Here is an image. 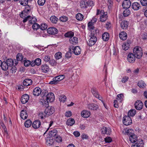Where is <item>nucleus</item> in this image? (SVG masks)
I'll return each instance as SVG.
<instances>
[{
	"instance_id": "9",
	"label": "nucleus",
	"mask_w": 147,
	"mask_h": 147,
	"mask_svg": "<svg viewBox=\"0 0 147 147\" xmlns=\"http://www.w3.org/2000/svg\"><path fill=\"white\" fill-rule=\"evenodd\" d=\"M130 0H124L122 3V6L124 9H128L131 6Z\"/></svg>"
},
{
	"instance_id": "48",
	"label": "nucleus",
	"mask_w": 147,
	"mask_h": 147,
	"mask_svg": "<svg viewBox=\"0 0 147 147\" xmlns=\"http://www.w3.org/2000/svg\"><path fill=\"white\" fill-rule=\"evenodd\" d=\"M19 2L22 5L26 6L28 5V0H20Z\"/></svg>"
},
{
	"instance_id": "10",
	"label": "nucleus",
	"mask_w": 147,
	"mask_h": 147,
	"mask_svg": "<svg viewBox=\"0 0 147 147\" xmlns=\"http://www.w3.org/2000/svg\"><path fill=\"white\" fill-rule=\"evenodd\" d=\"M135 107L137 110L141 109L143 107V104L140 100H137L135 103Z\"/></svg>"
},
{
	"instance_id": "6",
	"label": "nucleus",
	"mask_w": 147,
	"mask_h": 147,
	"mask_svg": "<svg viewBox=\"0 0 147 147\" xmlns=\"http://www.w3.org/2000/svg\"><path fill=\"white\" fill-rule=\"evenodd\" d=\"M28 20H29V22L30 24H32L36 23L37 20L35 18L31 17L30 16H28L26 18H24L23 20V22L25 23Z\"/></svg>"
},
{
	"instance_id": "59",
	"label": "nucleus",
	"mask_w": 147,
	"mask_h": 147,
	"mask_svg": "<svg viewBox=\"0 0 147 147\" xmlns=\"http://www.w3.org/2000/svg\"><path fill=\"white\" fill-rule=\"evenodd\" d=\"M105 12H104V11L103 10H100L99 9H97V10L96 15H101L103 13H104Z\"/></svg>"
},
{
	"instance_id": "60",
	"label": "nucleus",
	"mask_w": 147,
	"mask_h": 147,
	"mask_svg": "<svg viewBox=\"0 0 147 147\" xmlns=\"http://www.w3.org/2000/svg\"><path fill=\"white\" fill-rule=\"evenodd\" d=\"M61 21L62 22H65L67 20L68 18L67 17L65 16L61 17L60 18Z\"/></svg>"
},
{
	"instance_id": "27",
	"label": "nucleus",
	"mask_w": 147,
	"mask_h": 147,
	"mask_svg": "<svg viewBox=\"0 0 147 147\" xmlns=\"http://www.w3.org/2000/svg\"><path fill=\"white\" fill-rule=\"evenodd\" d=\"M93 28H88V29L90 30L91 33L90 35L92 36V34H93V36L95 35L96 36L97 33H98V29L97 28H96L95 27H94V26Z\"/></svg>"
},
{
	"instance_id": "8",
	"label": "nucleus",
	"mask_w": 147,
	"mask_h": 147,
	"mask_svg": "<svg viewBox=\"0 0 147 147\" xmlns=\"http://www.w3.org/2000/svg\"><path fill=\"white\" fill-rule=\"evenodd\" d=\"M45 107L46 108L44 112L46 116H48L54 112L55 109L54 108L52 107H49V106Z\"/></svg>"
},
{
	"instance_id": "20",
	"label": "nucleus",
	"mask_w": 147,
	"mask_h": 147,
	"mask_svg": "<svg viewBox=\"0 0 147 147\" xmlns=\"http://www.w3.org/2000/svg\"><path fill=\"white\" fill-rule=\"evenodd\" d=\"M131 41L130 40H127L126 42L123 43L122 45L123 49L125 51L127 50L129 48Z\"/></svg>"
},
{
	"instance_id": "26",
	"label": "nucleus",
	"mask_w": 147,
	"mask_h": 147,
	"mask_svg": "<svg viewBox=\"0 0 147 147\" xmlns=\"http://www.w3.org/2000/svg\"><path fill=\"white\" fill-rule=\"evenodd\" d=\"M127 34L124 31L121 32L119 34V37L121 39L123 40H125L127 38Z\"/></svg>"
},
{
	"instance_id": "19",
	"label": "nucleus",
	"mask_w": 147,
	"mask_h": 147,
	"mask_svg": "<svg viewBox=\"0 0 147 147\" xmlns=\"http://www.w3.org/2000/svg\"><path fill=\"white\" fill-rule=\"evenodd\" d=\"M108 17L107 12H105L100 17V21L101 22H105L107 19Z\"/></svg>"
},
{
	"instance_id": "31",
	"label": "nucleus",
	"mask_w": 147,
	"mask_h": 147,
	"mask_svg": "<svg viewBox=\"0 0 147 147\" xmlns=\"http://www.w3.org/2000/svg\"><path fill=\"white\" fill-rule=\"evenodd\" d=\"M70 43L72 44H76L78 42V38L74 37H71L69 39Z\"/></svg>"
},
{
	"instance_id": "11",
	"label": "nucleus",
	"mask_w": 147,
	"mask_h": 147,
	"mask_svg": "<svg viewBox=\"0 0 147 147\" xmlns=\"http://www.w3.org/2000/svg\"><path fill=\"white\" fill-rule=\"evenodd\" d=\"M135 56L132 53H129L127 55V60L128 62L130 63H134L135 60Z\"/></svg>"
},
{
	"instance_id": "2",
	"label": "nucleus",
	"mask_w": 147,
	"mask_h": 147,
	"mask_svg": "<svg viewBox=\"0 0 147 147\" xmlns=\"http://www.w3.org/2000/svg\"><path fill=\"white\" fill-rule=\"evenodd\" d=\"M133 54L136 58H141L143 55L142 48L138 46L135 47L133 49Z\"/></svg>"
},
{
	"instance_id": "30",
	"label": "nucleus",
	"mask_w": 147,
	"mask_h": 147,
	"mask_svg": "<svg viewBox=\"0 0 147 147\" xmlns=\"http://www.w3.org/2000/svg\"><path fill=\"white\" fill-rule=\"evenodd\" d=\"M143 145V141L141 140L140 141H137V143L135 144L132 145L131 147H142Z\"/></svg>"
},
{
	"instance_id": "7",
	"label": "nucleus",
	"mask_w": 147,
	"mask_h": 147,
	"mask_svg": "<svg viewBox=\"0 0 147 147\" xmlns=\"http://www.w3.org/2000/svg\"><path fill=\"white\" fill-rule=\"evenodd\" d=\"M123 122L125 125L128 126L131 124L132 121L130 117L127 115L123 117Z\"/></svg>"
},
{
	"instance_id": "64",
	"label": "nucleus",
	"mask_w": 147,
	"mask_h": 147,
	"mask_svg": "<svg viewBox=\"0 0 147 147\" xmlns=\"http://www.w3.org/2000/svg\"><path fill=\"white\" fill-rule=\"evenodd\" d=\"M30 61L29 60H26L24 61V65L25 66H28L30 64Z\"/></svg>"
},
{
	"instance_id": "23",
	"label": "nucleus",
	"mask_w": 147,
	"mask_h": 147,
	"mask_svg": "<svg viewBox=\"0 0 147 147\" xmlns=\"http://www.w3.org/2000/svg\"><path fill=\"white\" fill-rule=\"evenodd\" d=\"M41 90L40 88L36 87L34 89L33 93L34 96H37L39 95L41 93Z\"/></svg>"
},
{
	"instance_id": "15",
	"label": "nucleus",
	"mask_w": 147,
	"mask_h": 147,
	"mask_svg": "<svg viewBox=\"0 0 147 147\" xmlns=\"http://www.w3.org/2000/svg\"><path fill=\"white\" fill-rule=\"evenodd\" d=\"M55 138H47L46 143L48 144L49 145L54 146L55 143Z\"/></svg>"
},
{
	"instance_id": "22",
	"label": "nucleus",
	"mask_w": 147,
	"mask_h": 147,
	"mask_svg": "<svg viewBox=\"0 0 147 147\" xmlns=\"http://www.w3.org/2000/svg\"><path fill=\"white\" fill-rule=\"evenodd\" d=\"M128 22L127 21L123 20L120 23L121 27L123 29H126L128 26Z\"/></svg>"
},
{
	"instance_id": "53",
	"label": "nucleus",
	"mask_w": 147,
	"mask_h": 147,
	"mask_svg": "<svg viewBox=\"0 0 147 147\" xmlns=\"http://www.w3.org/2000/svg\"><path fill=\"white\" fill-rule=\"evenodd\" d=\"M33 24V25L32 26V28L34 30H37L40 28V25L37 23H35Z\"/></svg>"
},
{
	"instance_id": "63",
	"label": "nucleus",
	"mask_w": 147,
	"mask_h": 147,
	"mask_svg": "<svg viewBox=\"0 0 147 147\" xmlns=\"http://www.w3.org/2000/svg\"><path fill=\"white\" fill-rule=\"evenodd\" d=\"M105 141L106 142L110 143L112 141V139L111 138L107 137L105 138Z\"/></svg>"
},
{
	"instance_id": "45",
	"label": "nucleus",
	"mask_w": 147,
	"mask_h": 147,
	"mask_svg": "<svg viewBox=\"0 0 147 147\" xmlns=\"http://www.w3.org/2000/svg\"><path fill=\"white\" fill-rule=\"evenodd\" d=\"M65 36L66 37H69V38L74 36V32H69L65 34Z\"/></svg>"
},
{
	"instance_id": "42",
	"label": "nucleus",
	"mask_w": 147,
	"mask_h": 147,
	"mask_svg": "<svg viewBox=\"0 0 147 147\" xmlns=\"http://www.w3.org/2000/svg\"><path fill=\"white\" fill-rule=\"evenodd\" d=\"M76 18L78 20L81 21L83 19L84 16L81 13H78L76 15Z\"/></svg>"
},
{
	"instance_id": "18",
	"label": "nucleus",
	"mask_w": 147,
	"mask_h": 147,
	"mask_svg": "<svg viewBox=\"0 0 147 147\" xmlns=\"http://www.w3.org/2000/svg\"><path fill=\"white\" fill-rule=\"evenodd\" d=\"M41 123L40 121L38 120L34 121L32 124V127L35 129L38 128L40 126Z\"/></svg>"
},
{
	"instance_id": "4",
	"label": "nucleus",
	"mask_w": 147,
	"mask_h": 147,
	"mask_svg": "<svg viewBox=\"0 0 147 147\" xmlns=\"http://www.w3.org/2000/svg\"><path fill=\"white\" fill-rule=\"evenodd\" d=\"M71 49L73 50L75 55H78L80 54L81 50L80 47L77 46L74 47V46H71L69 48V51H71Z\"/></svg>"
},
{
	"instance_id": "57",
	"label": "nucleus",
	"mask_w": 147,
	"mask_h": 147,
	"mask_svg": "<svg viewBox=\"0 0 147 147\" xmlns=\"http://www.w3.org/2000/svg\"><path fill=\"white\" fill-rule=\"evenodd\" d=\"M45 113H40L38 114V118L41 119H43L44 117H47L46 114Z\"/></svg>"
},
{
	"instance_id": "1",
	"label": "nucleus",
	"mask_w": 147,
	"mask_h": 147,
	"mask_svg": "<svg viewBox=\"0 0 147 147\" xmlns=\"http://www.w3.org/2000/svg\"><path fill=\"white\" fill-rule=\"evenodd\" d=\"M44 98H46V100H43L41 102L42 105L43 106L47 107L49 106V102H52L54 101L55 96L53 93L50 92L46 96H44Z\"/></svg>"
},
{
	"instance_id": "41",
	"label": "nucleus",
	"mask_w": 147,
	"mask_h": 147,
	"mask_svg": "<svg viewBox=\"0 0 147 147\" xmlns=\"http://www.w3.org/2000/svg\"><path fill=\"white\" fill-rule=\"evenodd\" d=\"M7 65L9 67H11L13 65V60L11 59H7L6 61Z\"/></svg>"
},
{
	"instance_id": "5",
	"label": "nucleus",
	"mask_w": 147,
	"mask_h": 147,
	"mask_svg": "<svg viewBox=\"0 0 147 147\" xmlns=\"http://www.w3.org/2000/svg\"><path fill=\"white\" fill-rule=\"evenodd\" d=\"M90 35V38L88 42H87L88 45L90 47L94 45L97 40V38L95 35L93 36Z\"/></svg>"
},
{
	"instance_id": "17",
	"label": "nucleus",
	"mask_w": 147,
	"mask_h": 147,
	"mask_svg": "<svg viewBox=\"0 0 147 147\" xmlns=\"http://www.w3.org/2000/svg\"><path fill=\"white\" fill-rule=\"evenodd\" d=\"M87 107L91 110H95L98 108V106L95 104L91 103L89 104L88 105Z\"/></svg>"
},
{
	"instance_id": "34",
	"label": "nucleus",
	"mask_w": 147,
	"mask_h": 147,
	"mask_svg": "<svg viewBox=\"0 0 147 147\" xmlns=\"http://www.w3.org/2000/svg\"><path fill=\"white\" fill-rule=\"evenodd\" d=\"M49 138H55V130L54 129H50L48 133Z\"/></svg>"
},
{
	"instance_id": "36",
	"label": "nucleus",
	"mask_w": 147,
	"mask_h": 147,
	"mask_svg": "<svg viewBox=\"0 0 147 147\" xmlns=\"http://www.w3.org/2000/svg\"><path fill=\"white\" fill-rule=\"evenodd\" d=\"M138 86H139L140 88H143L146 87V84L144 81L141 80L138 82Z\"/></svg>"
},
{
	"instance_id": "35",
	"label": "nucleus",
	"mask_w": 147,
	"mask_h": 147,
	"mask_svg": "<svg viewBox=\"0 0 147 147\" xmlns=\"http://www.w3.org/2000/svg\"><path fill=\"white\" fill-rule=\"evenodd\" d=\"M75 123L74 119L72 118L68 119L66 122L67 125L70 126H72Z\"/></svg>"
},
{
	"instance_id": "12",
	"label": "nucleus",
	"mask_w": 147,
	"mask_h": 147,
	"mask_svg": "<svg viewBox=\"0 0 147 147\" xmlns=\"http://www.w3.org/2000/svg\"><path fill=\"white\" fill-rule=\"evenodd\" d=\"M102 133L109 135L111 132V130L109 127H103L101 129Z\"/></svg>"
},
{
	"instance_id": "49",
	"label": "nucleus",
	"mask_w": 147,
	"mask_h": 147,
	"mask_svg": "<svg viewBox=\"0 0 147 147\" xmlns=\"http://www.w3.org/2000/svg\"><path fill=\"white\" fill-rule=\"evenodd\" d=\"M43 59L46 62H47L50 60V57L49 56L43 55H42Z\"/></svg>"
},
{
	"instance_id": "3",
	"label": "nucleus",
	"mask_w": 147,
	"mask_h": 147,
	"mask_svg": "<svg viewBox=\"0 0 147 147\" xmlns=\"http://www.w3.org/2000/svg\"><path fill=\"white\" fill-rule=\"evenodd\" d=\"M94 5L93 1H91L82 0L80 2V6L82 8H86L88 6H92Z\"/></svg>"
},
{
	"instance_id": "14",
	"label": "nucleus",
	"mask_w": 147,
	"mask_h": 147,
	"mask_svg": "<svg viewBox=\"0 0 147 147\" xmlns=\"http://www.w3.org/2000/svg\"><path fill=\"white\" fill-rule=\"evenodd\" d=\"M81 115L82 117L84 118H87L90 115L91 113L88 111L84 110L81 111Z\"/></svg>"
},
{
	"instance_id": "32",
	"label": "nucleus",
	"mask_w": 147,
	"mask_h": 147,
	"mask_svg": "<svg viewBox=\"0 0 147 147\" xmlns=\"http://www.w3.org/2000/svg\"><path fill=\"white\" fill-rule=\"evenodd\" d=\"M41 69L43 72L46 73L49 71V67L47 65L44 64L42 66Z\"/></svg>"
},
{
	"instance_id": "25",
	"label": "nucleus",
	"mask_w": 147,
	"mask_h": 147,
	"mask_svg": "<svg viewBox=\"0 0 147 147\" xmlns=\"http://www.w3.org/2000/svg\"><path fill=\"white\" fill-rule=\"evenodd\" d=\"M20 117L23 119H27L28 117V114L26 111L24 110H22L20 113Z\"/></svg>"
},
{
	"instance_id": "56",
	"label": "nucleus",
	"mask_w": 147,
	"mask_h": 147,
	"mask_svg": "<svg viewBox=\"0 0 147 147\" xmlns=\"http://www.w3.org/2000/svg\"><path fill=\"white\" fill-rule=\"evenodd\" d=\"M65 117H70L72 115V113L70 111H68L65 112Z\"/></svg>"
},
{
	"instance_id": "46",
	"label": "nucleus",
	"mask_w": 147,
	"mask_h": 147,
	"mask_svg": "<svg viewBox=\"0 0 147 147\" xmlns=\"http://www.w3.org/2000/svg\"><path fill=\"white\" fill-rule=\"evenodd\" d=\"M62 139L61 137L56 134V142L58 143H60L62 142Z\"/></svg>"
},
{
	"instance_id": "13",
	"label": "nucleus",
	"mask_w": 147,
	"mask_h": 147,
	"mask_svg": "<svg viewBox=\"0 0 147 147\" xmlns=\"http://www.w3.org/2000/svg\"><path fill=\"white\" fill-rule=\"evenodd\" d=\"M29 99V96L27 94L23 95L21 97V100L23 104H25L27 102Z\"/></svg>"
},
{
	"instance_id": "16",
	"label": "nucleus",
	"mask_w": 147,
	"mask_h": 147,
	"mask_svg": "<svg viewBox=\"0 0 147 147\" xmlns=\"http://www.w3.org/2000/svg\"><path fill=\"white\" fill-rule=\"evenodd\" d=\"M97 20V19L95 17H94L90 22L88 23V28H94L93 26L94 23H95Z\"/></svg>"
},
{
	"instance_id": "28",
	"label": "nucleus",
	"mask_w": 147,
	"mask_h": 147,
	"mask_svg": "<svg viewBox=\"0 0 147 147\" xmlns=\"http://www.w3.org/2000/svg\"><path fill=\"white\" fill-rule=\"evenodd\" d=\"M129 140L131 142H135L137 140V137L134 134H132L131 135H130L129 136Z\"/></svg>"
},
{
	"instance_id": "37",
	"label": "nucleus",
	"mask_w": 147,
	"mask_h": 147,
	"mask_svg": "<svg viewBox=\"0 0 147 147\" xmlns=\"http://www.w3.org/2000/svg\"><path fill=\"white\" fill-rule=\"evenodd\" d=\"M109 33L105 32L102 34V37L103 40L106 41L109 40Z\"/></svg>"
},
{
	"instance_id": "62",
	"label": "nucleus",
	"mask_w": 147,
	"mask_h": 147,
	"mask_svg": "<svg viewBox=\"0 0 147 147\" xmlns=\"http://www.w3.org/2000/svg\"><path fill=\"white\" fill-rule=\"evenodd\" d=\"M140 2L142 6H147V0H141Z\"/></svg>"
},
{
	"instance_id": "51",
	"label": "nucleus",
	"mask_w": 147,
	"mask_h": 147,
	"mask_svg": "<svg viewBox=\"0 0 147 147\" xmlns=\"http://www.w3.org/2000/svg\"><path fill=\"white\" fill-rule=\"evenodd\" d=\"M130 13V11L129 9H126L123 12V15L125 17L129 16Z\"/></svg>"
},
{
	"instance_id": "47",
	"label": "nucleus",
	"mask_w": 147,
	"mask_h": 147,
	"mask_svg": "<svg viewBox=\"0 0 147 147\" xmlns=\"http://www.w3.org/2000/svg\"><path fill=\"white\" fill-rule=\"evenodd\" d=\"M24 11V12H26V13L29 14L31 12V9L29 5L26 6Z\"/></svg>"
},
{
	"instance_id": "52",
	"label": "nucleus",
	"mask_w": 147,
	"mask_h": 147,
	"mask_svg": "<svg viewBox=\"0 0 147 147\" xmlns=\"http://www.w3.org/2000/svg\"><path fill=\"white\" fill-rule=\"evenodd\" d=\"M28 14L26 12H24V11L23 10L21 12V14H20V16L21 18H26L27 16H28Z\"/></svg>"
},
{
	"instance_id": "50",
	"label": "nucleus",
	"mask_w": 147,
	"mask_h": 147,
	"mask_svg": "<svg viewBox=\"0 0 147 147\" xmlns=\"http://www.w3.org/2000/svg\"><path fill=\"white\" fill-rule=\"evenodd\" d=\"M23 56L21 53L18 54L16 56L17 59L18 61H22L23 60Z\"/></svg>"
},
{
	"instance_id": "44",
	"label": "nucleus",
	"mask_w": 147,
	"mask_h": 147,
	"mask_svg": "<svg viewBox=\"0 0 147 147\" xmlns=\"http://www.w3.org/2000/svg\"><path fill=\"white\" fill-rule=\"evenodd\" d=\"M32 124V121L30 120H28L26 121L24 123L25 127L28 128L30 127Z\"/></svg>"
},
{
	"instance_id": "54",
	"label": "nucleus",
	"mask_w": 147,
	"mask_h": 147,
	"mask_svg": "<svg viewBox=\"0 0 147 147\" xmlns=\"http://www.w3.org/2000/svg\"><path fill=\"white\" fill-rule=\"evenodd\" d=\"M47 25L45 23L42 24L40 26V29L42 30H44L47 29Z\"/></svg>"
},
{
	"instance_id": "40",
	"label": "nucleus",
	"mask_w": 147,
	"mask_h": 147,
	"mask_svg": "<svg viewBox=\"0 0 147 147\" xmlns=\"http://www.w3.org/2000/svg\"><path fill=\"white\" fill-rule=\"evenodd\" d=\"M136 113V110L135 109H131L128 112L127 116L133 117L135 115Z\"/></svg>"
},
{
	"instance_id": "61",
	"label": "nucleus",
	"mask_w": 147,
	"mask_h": 147,
	"mask_svg": "<svg viewBox=\"0 0 147 147\" xmlns=\"http://www.w3.org/2000/svg\"><path fill=\"white\" fill-rule=\"evenodd\" d=\"M45 2V0H38V4L41 6L43 5Z\"/></svg>"
},
{
	"instance_id": "38",
	"label": "nucleus",
	"mask_w": 147,
	"mask_h": 147,
	"mask_svg": "<svg viewBox=\"0 0 147 147\" xmlns=\"http://www.w3.org/2000/svg\"><path fill=\"white\" fill-rule=\"evenodd\" d=\"M47 33L50 34H55V28H48L47 30Z\"/></svg>"
},
{
	"instance_id": "43",
	"label": "nucleus",
	"mask_w": 147,
	"mask_h": 147,
	"mask_svg": "<svg viewBox=\"0 0 147 147\" xmlns=\"http://www.w3.org/2000/svg\"><path fill=\"white\" fill-rule=\"evenodd\" d=\"M66 97L64 95H61L59 97V100L62 102H64L66 101Z\"/></svg>"
},
{
	"instance_id": "29",
	"label": "nucleus",
	"mask_w": 147,
	"mask_h": 147,
	"mask_svg": "<svg viewBox=\"0 0 147 147\" xmlns=\"http://www.w3.org/2000/svg\"><path fill=\"white\" fill-rule=\"evenodd\" d=\"M32 83V81L29 79H25L23 82V84L26 86H28L30 85Z\"/></svg>"
},
{
	"instance_id": "55",
	"label": "nucleus",
	"mask_w": 147,
	"mask_h": 147,
	"mask_svg": "<svg viewBox=\"0 0 147 147\" xmlns=\"http://www.w3.org/2000/svg\"><path fill=\"white\" fill-rule=\"evenodd\" d=\"M62 54L61 52H58L56 53V59H59L62 57Z\"/></svg>"
},
{
	"instance_id": "39",
	"label": "nucleus",
	"mask_w": 147,
	"mask_h": 147,
	"mask_svg": "<svg viewBox=\"0 0 147 147\" xmlns=\"http://www.w3.org/2000/svg\"><path fill=\"white\" fill-rule=\"evenodd\" d=\"M64 78V76L63 75L56 76V84L58 83L59 81L63 80Z\"/></svg>"
},
{
	"instance_id": "24",
	"label": "nucleus",
	"mask_w": 147,
	"mask_h": 147,
	"mask_svg": "<svg viewBox=\"0 0 147 147\" xmlns=\"http://www.w3.org/2000/svg\"><path fill=\"white\" fill-rule=\"evenodd\" d=\"M140 6L139 3L135 2L132 3L131 7L134 10H138L140 7Z\"/></svg>"
},
{
	"instance_id": "33",
	"label": "nucleus",
	"mask_w": 147,
	"mask_h": 147,
	"mask_svg": "<svg viewBox=\"0 0 147 147\" xmlns=\"http://www.w3.org/2000/svg\"><path fill=\"white\" fill-rule=\"evenodd\" d=\"M1 67L3 70L6 71L8 69L9 66H8L5 61H3L2 62V64H1Z\"/></svg>"
},
{
	"instance_id": "58",
	"label": "nucleus",
	"mask_w": 147,
	"mask_h": 147,
	"mask_svg": "<svg viewBox=\"0 0 147 147\" xmlns=\"http://www.w3.org/2000/svg\"><path fill=\"white\" fill-rule=\"evenodd\" d=\"M35 64L37 65H39L41 63V60L40 59L38 58L35 60Z\"/></svg>"
},
{
	"instance_id": "21",
	"label": "nucleus",
	"mask_w": 147,
	"mask_h": 147,
	"mask_svg": "<svg viewBox=\"0 0 147 147\" xmlns=\"http://www.w3.org/2000/svg\"><path fill=\"white\" fill-rule=\"evenodd\" d=\"M91 91L95 97L98 98L99 100H100V98H102V97L100 96L96 89H92Z\"/></svg>"
}]
</instances>
